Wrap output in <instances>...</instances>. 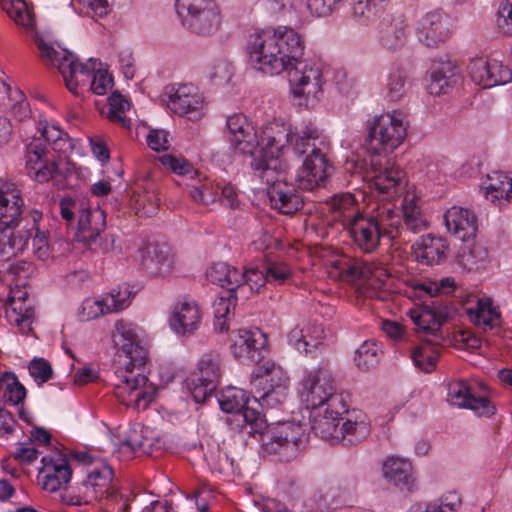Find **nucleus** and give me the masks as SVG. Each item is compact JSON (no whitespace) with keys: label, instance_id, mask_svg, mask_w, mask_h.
Listing matches in <instances>:
<instances>
[{"label":"nucleus","instance_id":"obj_1","mask_svg":"<svg viewBox=\"0 0 512 512\" xmlns=\"http://www.w3.org/2000/svg\"><path fill=\"white\" fill-rule=\"evenodd\" d=\"M295 153L306 155L295 183H276L267 189L270 205L281 214L291 215L304 206L301 191H310L324 184L333 171L327 155L329 143L318 129L307 128L294 146Z\"/></svg>","mask_w":512,"mask_h":512},{"label":"nucleus","instance_id":"obj_2","mask_svg":"<svg viewBox=\"0 0 512 512\" xmlns=\"http://www.w3.org/2000/svg\"><path fill=\"white\" fill-rule=\"evenodd\" d=\"M112 338L116 348L114 395L128 407L145 410L156 396V387L143 373L148 351L132 324L123 320L115 323Z\"/></svg>","mask_w":512,"mask_h":512},{"label":"nucleus","instance_id":"obj_3","mask_svg":"<svg viewBox=\"0 0 512 512\" xmlns=\"http://www.w3.org/2000/svg\"><path fill=\"white\" fill-rule=\"evenodd\" d=\"M222 411L235 413L242 418L247 433L260 436L262 453L275 456L278 461L290 462L297 458L306 443L303 425L295 422H282L268 426L266 419L258 410L248 407L246 392L235 387L224 389L218 399Z\"/></svg>","mask_w":512,"mask_h":512},{"label":"nucleus","instance_id":"obj_4","mask_svg":"<svg viewBox=\"0 0 512 512\" xmlns=\"http://www.w3.org/2000/svg\"><path fill=\"white\" fill-rule=\"evenodd\" d=\"M304 51L303 35L287 26L255 31L245 45L248 64L269 76L284 72L287 64L303 56Z\"/></svg>","mask_w":512,"mask_h":512},{"label":"nucleus","instance_id":"obj_5","mask_svg":"<svg viewBox=\"0 0 512 512\" xmlns=\"http://www.w3.org/2000/svg\"><path fill=\"white\" fill-rule=\"evenodd\" d=\"M40 57L49 65L57 67L62 74L67 89L78 95V87H86L97 95H105L112 88L113 78L107 71L95 70V62L90 59L93 67L80 63L74 55L65 50H56L52 45L46 43L42 38L35 39Z\"/></svg>","mask_w":512,"mask_h":512},{"label":"nucleus","instance_id":"obj_6","mask_svg":"<svg viewBox=\"0 0 512 512\" xmlns=\"http://www.w3.org/2000/svg\"><path fill=\"white\" fill-rule=\"evenodd\" d=\"M400 212L393 204H377L370 212L356 214L347 226L353 243L363 252H374L383 237L400 235Z\"/></svg>","mask_w":512,"mask_h":512},{"label":"nucleus","instance_id":"obj_7","mask_svg":"<svg viewBox=\"0 0 512 512\" xmlns=\"http://www.w3.org/2000/svg\"><path fill=\"white\" fill-rule=\"evenodd\" d=\"M38 131L40 136H33L26 144L25 169L32 179L45 183L57 175H62L56 161L48 157L47 145L55 152L65 154L72 149V144L67 133L46 121H39Z\"/></svg>","mask_w":512,"mask_h":512},{"label":"nucleus","instance_id":"obj_8","mask_svg":"<svg viewBox=\"0 0 512 512\" xmlns=\"http://www.w3.org/2000/svg\"><path fill=\"white\" fill-rule=\"evenodd\" d=\"M301 398L308 408L316 409L324 404L346 412L348 395L337 392L336 380L326 366L307 372L301 382Z\"/></svg>","mask_w":512,"mask_h":512},{"label":"nucleus","instance_id":"obj_9","mask_svg":"<svg viewBox=\"0 0 512 512\" xmlns=\"http://www.w3.org/2000/svg\"><path fill=\"white\" fill-rule=\"evenodd\" d=\"M335 267L346 281L365 280L366 296L381 301L389 298V291L385 286L390 273L382 264L344 256L336 262Z\"/></svg>","mask_w":512,"mask_h":512},{"label":"nucleus","instance_id":"obj_10","mask_svg":"<svg viewBox=\"0 0 512 512\" xmlns=\"http://www.w3.org/2000/svg\"><path fill=\"white\" fill-rule=\"evenodd\" d=\"M289 382L282 367L274 362H265L256 368L251 378L255 401L262 407L277 408L288 396Z\"/></svg>","mask_w":512,"mask_h":512},{"label":"nucleus","instance_id":"obj_11","mask_svg":"<svg viewBox=\"0 0 512 512\" xmlns=\"http://www.w3.org/2000/svg\"><path fill=\"white\" fill-rule=\"evenodd\" d=\"M407 135V123L401 112L393 111L375 117L368 125L367 151L372 156L392 152L402 144Z\"/></svg>","mask_w":512,"mask_h":512},{"label":"nucleus","instance_id":"obj_12","mask_svg":"<svg viewBox=\"0 0 512 512\" xmlns=\"http://www.w3.org/2000/svg\"><path fill=\"white\" fill-rule=\"evenodd\" d=\"M176 10L181 24L192 34L209 36L221 25V12L215 0H177Z\"/></svg>","mask_w":512,"mask_h":512},{"label":"nucleus","instance_id":"obj_13","mask_svg":"<svg viewBox=\"0 0 512 512\" xmlns=\"http://www.w3.org/2000/svg\"><path fill=\"white\" fill-rule=\"evenodd\" d=\"M287 64L289 83L294 97L305 98L306 104L318 101L323 95V64L314 59H303Z\"/></svg>","mask_w":512,"mask_h":512},{"label":"nucleus","instance_id":"obj_14","mask_svg":"<svg viewBox=\"0 0 512 512\" xmlns=\"http://www.w3.org/2000/svg\"><path fill=\"white\" fill-rule=\"evenodd\" d=\"M220 355L209 352L202 356L197 371L187 379V388L196 403H204L217 388L221 375Z\"/></svg>","mask_w":512,"mask_h":512},{"label":"nucleus","instance_id":"obj_15","mask_svg":"<svg viewBox=\"0 0 512 512\" xmlns=\"http://www.w3.org/2000/svg\"><path fill=\"white\" fill-rule=\"evenodd\" d=\"M372 186L378 193L377 197L383 204L401 196L406 187L405 172L397 166H382L379 158L370 156Z\"/></svg>","mask_w":512,"mask_h":512},{"label":"nucleus","instance_id":"obj_16","mask_svg":"<svg viewBox=\"0 0 512 512\" xmlns=\"http://www.w3.org/2000/svg\"><path fill=\"white\" fill-rule=\"evenodd\" d=\"M455 314V308L450 302L432 301L431 306L417 307L409 311L410 318L415 324L416 331L431 335L430 343H438L441 326Z\"/></svg>","mask_w":512,"mask_h":512},{"label":"nucleus","instance_id":"obj_17","mask_svg":"<svg viewBox=\"0 0 512 512\" xmlns=\"http://www.w3.org/2000/svg\"><path fill=\"white\" fill-rule=\"evenodd\" d=\"M42 219V213L31 210L30 217L21 221L22 226L0 228V260L22 254L29 246L36 224Z\"/></svg>","mask_w":512,"mask_h":512},{"label":"nucleus","instance_id":"obj_18","mask_svg":"<svg viewBox=\"0 0 512 512\" xmlns=\"http://www.w3.org/2000/svg\"><path fill=\"white\" fill-rule=\"evenodd\" d=\"M230 342L232 355L243 364H257L267 353V338L258 329L234 330Z\"/></svg>","mask_w":512,"mask_h":512},{"label":"nucleus","instance_id":"obj_19","mask_svg":"<svg viewBox=\"0 0 512 512\" xmlns=\"http://www.w3.org/2000/svg\"><path fill=\"white\" fill-rule=\"evenodd\" d=\"M309 127H312V125L305 126L299 134H295L288 124L279 122L268 123L263 127L260 136H258V146H261L259 152L269 154L272 158H278L280 153L288 145H291L292 149H294L297 140ZM315 129L317 128L315 127ZM293 151L295 152V150Z\"/></svg>","mask_w":512,"mask_h":512},{"label":"nucleus","instance_id":"obj_20","mask_svg":"<svg viewBox=\"0 0 512 512\" xmlns=\"http://www.w3.org/2000/svg\"><path fill=\"white\" fill-rule=\"evenodd\" d=\"M447 400L450 404L473 410L478 416L489 417L496 408L485 396H476L473 387L466 380H454L448 383Z\"/></svg>","mask_w":512,"mask_h":512},{"label":"nucleus","instance_id":"obj_21","mask_svg":"<svg viewBox=\"0 0 512 512\" xmlns=\"http://www.w3.org/2000/svg\"><path fill=\"white\" fill-rule=\"evenodd\" d=\"M38 479L44 490L56 492L66 486L72 476L68 460L59 453L53 456H44L41 460Z\"/></svg>","mask_w":512,"mask_h":512},{"label":"nucleus","instance_id":"obj_22","mask_svg":"<svg viewBox=\"0 0 512 512\" xmlns=\"http://www.w3.org/2000/svg\"><path fill=\"white\" fill-rule=\"evenodd\" d=\"M152 431L148 428L136 427L129 431L128 436L121 442L118 453L126 459L132 458L134 455L145 454L152 456L161 451L164 441L160 438L153 437Z\"/></svg>","mask_w":512,"mask_h":512},{"label":"nucleus","instance_id":"obj_23","mask_svg":"<svg viewBox=\"0 0 512 512\" xmlns=\"http://www.w3.org/2000/svg\"><path fill=\"white\" fill-rule=\"evenodd\" d=\"M227 129L231 145L243 154H253L259 145L254 127L243 114H233L227 118Z\"/></svg>","mask_w":512,"mask_h":512},{"label":"nucleus","instance_id":"obj_24","mask_svg":"<svg viewBox=\"0 0 512 512\" xmlns=\"http://www.w3.org/2000/svg\"><path fill=\"white\" fill-rule=\"evenodd\" d=\"M380 44L387 50L401 49L407 42L409 25L403 15L387 14L377 25Z\"/></svg>","mask_w":512,"mask_h":512},{"label":"nucleus","instance_id":"obj_25","mask_svg":"<svg viewBox=\"0 0 512 512\" xmlns=\"http://www.w3.org/2000/svg\"><path fill=\"white\" fill-rule=\"evenodd\" d=\"M24 200L14 184L0 187V228H15L21 225Z\"/></svg>","mask_w":512,"mask_h":512},{"label":"nucleus","instance_id":"obj_26","mask_svg":"<svg viewBox=\"0 0 512 512\" xmlns=\"http://www.w3.org/2000/svg\"><path fill=\"white\" fill-rule=\"evenodd\" d=\"M449 35V19L440 11L429 12L419 21L417 36L427 47H437L444 43Z\"/></svg>","mask_w":512,"mask_h":512},{"label":"nucleus","instance_id":"obj_27","mask_svg":"<svg viewBox=\"0 0 512 512\" xmlns=\"http://www.w3.org/2000/svg\"><path fill=\"white\" fill-rule=\"evenodd\" d=\"M339 431V443L346 447L356 446L363 442L371 433L370 421L365 413L359 410L347 411Z\"/></svg>","mask_w":512,"mask_h":512},{"label":"nucleus","instance_id":"obj_28","mask_svg":"<svg viewBox=\"0 0 512 512\" xmlns=\"http://www.w3.org/2000/svg\"><path fill=\"white\" fill-rule=\"evenodd\" d=\"M106 227V213L99 207L91 209L81 202L78 215L77 238L91 246Z\"/></svg>","mask_w":512,"mask_h":512},{"label":"nucleus","instance_id":"obj_29","mask_svg":"<svg viewBox=\"0 0 512 512\" xmlns=\"http://www.w3.org/2000/svg\"><path fill=\"white\" fill-rule=\"evenodd\" d=\"M5 314L9 323L17 326L21 333L28 335L32 332L34 308L27 303L26 292L12 291L6 304Z\"/></svg>","mask_w":512,"mask_h":512},{"label":"nucleus","instance_id":"obj_30","mask_svg":"<svg viewBox=\"0 0 512 512\" xmlns=\"http://www.w3.org/2000/svg\"><path fill=\"white\" fill-rule=\"evenodd\" d=\"M444 220L448 231L462 241L473 238L478 230L476 215L462 207L453 206L448 209Z\"/></svg>","mask_w":512,"mask_h":512},{"label":"nucleus","instance_id":"obj_31","mask_svg":"<svg viewBox=\"0 0 512 512\" xmlns=\"http://www.w3.org/2000/svg\"><path fill=\"white\" fill-rule=\"evenodd\" d=\"M114 472L106 462L93 465L87 472V479L83 482L93 499L102 500L109 497L116 488L113 484Z\"/></svg>","mask_w":512,"mask_h":512},{"label":"nucleus","instance_id":"obj_32","mask_svg":"<svg viewBox=\"0 0 512 512\" xmlns=\"http://www.w3.org/2000/svg\"><path fill=\"white\" fill-rule=\"evenodd\" d=\"M200 322L201 312L195 301L183 300L175 304L170 317V326L177 334H193Z\"/></svg>","mask_w":512,"mask_h":512},{"label":"nucleus","instance_id":"obj_33","mask_svg":"<svg viewBox=\"0 0 512 512\" xmlns=\"http://www.w3.org/2000/svg\"><path fill=\"white\" fill-rule=\"evenodd\" d=\"M141 266L151 276L169 274L173 267L170 249L164 245H147L141 250Z\"/></svg>","mask_w":512,"mask_h":512},{"label":"nucleus","instance_id":"obj_34","mask_svg":"<svg viewBox=\"0 0 512 512\" xmlns=\"http://www.w3.org/2000/svg\"><path fill=\"white\" fill-rule=\"evenodd\" d=\"M413 248L419 263L435 265L445 261L449 246L446 239L428 234L420 237Z\"/></svg>","mask_w":512,"mask_h":512},{"label":"nucleus","instance_id":"obj_35","mask_svg":"<svg viewBox=\"0 0 512 512\" xmlns=\"http://www.w3.org/2000/svg\"><path fill=\"white\" fill-rule=\"evenodd\" d=\"M383 474L401 491L412 492L416 486L412 464L408 460L388 457L383 465Z\"/></svg>","mask_w":512,"mask_h":512},{"label":"nucleus","instance_id":"obj_36","mask_svg":"<svg viewBox=\"0 0 512 512\" xmlns=\"http://www.w3.org/2000/svg\"><path fill=\"white\" fill-rule=\"evenodd\" d=\"M168 107L180 116L197 113L202 107L203 101L192 85L172 86L169 90Z\"/></svg>","mask_w":512,"mask_h":512},{"label":"nucleus","instance_id":"obj_37","mask_svg":"<svg viewBox=\"0 0 512 512\" xmlns=\"http://www.w3.org/2000/svg\"><path fill=\"white\" fill-rule=\"evenodd\" d=\"M345 412H340L337 408L326 407L323 414H318L313 417L312 430L315 435L328 441L330 444L335 445L339 443L340 421L344 418L342 415Z\"/></svg>","mask_w":512,"mask_h":512},{"label":"nucleus","instance_id":"obj_38","mask_svg":"<svg viewBox=\"0 0 512 512\" xmlns=\"http://www.w3.org/2000/svg\"><path fill=\"white\" fill-rule=\"evenodd\" d=\"M485 197L499 208L510 204L512 202V178L500 171L488 174Z\"/></svg>","mask_w":512,"mask_h":512},{"label":"nucleus","instance_id":"obj_39","mask_svg":"<svg viewBox=\"0 0 512 512\" xmlns=\"http://www.w3.org/2000/svg\"><path fill=\"white\" fill-rule=\"evenodd\" d=\"M206 277L211 283L225 288L231 296L232 293H237L239 283L243 279L237 268L225 262L211 265L206 271Z\"/></svg>","mask_w":512,"mask_h":512},{"label":"nucleus","instance_id":"obj_40","mask_svg":"<svg viewBox=\"0 0 512 512\" xmlns=\"http://www.w3.org/2000/svg\"><path fill=\"white\" fill-rule=\"evenodd\" d=\"M470 320L484 331L500 326V312L493 307L489 298L477 299L475 307L467 308Z\"/></svg>","mask_w":512,"mask_h":512},{"label":"nucleus","instance_id":"obj_41","mask_svg":"<svg viewBox=\"0 0 512 512\" xmlns=\"http://www.w3.org/2000/svg\"><path fill=\"white\" fill-rule=\"evenodd\" d=\"M278 158H272L269 154L259 152L255 155L251 162L254 175L259 178L268 187L274 186L276 183H284L285 180L279 178L277 172Z\"/></svg>","mask_w":512,"mask_h":512},{"label":"nucleus","instance_id":"obj_42","mask_svg":"<svg viewBox=\"0 0 512 512\" xmlns=\"http://www.w3.org/2000/svg\"><path fill=\"white\" fill-rule=\"evenodd\" d=\"M455 69L456 67L449 62L434 66L431 70L430 80L427 85L428 92L432 95L447 93L448 89L455 83Z\"/></svg>","mask_w":512,"mask_h":512},{"label":"nucleus","instance_id":"obj_43","mask_svg":"<svg viewBox=\"0 0 512 512\" xmlns=\"http://www.w3.org/2000/svg\"><path fill=\"white\" fill-rule=\"evenodd\" d=\"M388 0H352V18L360 25H369L382 12Z\"/></svg>","mask_w":512,"mask_h":512},{"label":"nucleus","instance_id":"obj_44","mask_svg":"<svg viewBox=\"0 0 512 512\" xmlns=\"http://www.w3.org/2000/svg\"><path fill=\"white\" fill-rule=\"evenodd\" d=\"M329 210L335 213V218L342 219L345 227L356 214H363L356 205V200L351 193L334 195L328 202Z\"/></svg>","mask_w":512,"mask_h":512},{"label":"nucleus","instance_id":"obj_45","mask_svg":"<svg viewBox=\"0 0 512 512\" xmlns=\"http://www.w3.org/2000/svg\"><path fill=\"white\" fill-rule=\"evenodd\" d=\"M0 7L16 24L26 29L34 27V15L24 0H0Z\"/></svg>","mask_w":512,"mask_h":512},{"label":"nucleus","instance_id":"obj_46","mask_svg":"<svg viewBox=\"0 0 512 512\" xmlns=\"http://www.w3.org/2000/svg\"><path fill=\"white\" fill-rule=\"evenodd\" d=\"M400 218V231L405 228L413 233H419L427 228V221L424 219L420 208L412 200L404 199Z\"/></svg>","mask_w":512,"mask_h":512},{"label":"nucleus","instance_id":"obj_47","mask_svg":"<svg viewBox=\"0 0 512 512\" xmlns=\"http://www.w3.org/2000/svg\"><path fill=\"white\" fill-rule=\"evenodd\" d=\"M191 198L199 204L209 205L214 203L218 196L220 187L208 179L198 180L196 184L188 185Z\"/></svg>","mask_w":512,"mask_h":512},{"label":"nucleus","instance_id":"obj_48","mask_svg":"<svg viewBox=\"0 0 512 512\" xmlns=\"http://www.w3.org/2000/svg\"><path fill=\"white\" fill-rule=\"evenodd\" d=\"M159 197L155 192H134L131 197V202L135 214L140 217H151L155 215L159 208Z\"/></svg>","mask_w":512,"mask_h":512},{"label":"nucleus","instance_id":"obj_49","mask_svg":"<svg viewBox=\"0 0 512 512\" xmlns=\"http://www.w3.org/2000/svg\"><path fill=\"white\" fill-rule=\"evenodd\" d=\"M410 355L414 365L424 372L434 370L439 358L438 352L430 344L415 346Z\"/></svg>","mask_w":512,"mask_h":512},{"label":"nucleus","instance_id":"obj_50","mask_svg":"<svg viewBox=\"0 0 512 512\" xmlns=\"http://www.w3.org/2000/svg\"><path fill=\"white\" fill-rule=\"evenodd\" d=\"M380 349L376 342L365 341L356 350L354 361L357 367L361 370L367 371L375 367L379 362Z\"/></svg>","mask_w":512,"mask_h":512},{"label":"nucleus","instance_id":"obj_51","mask_svg":"<svg viewBox=\"0 0 512 512\" xmlns=\"http://www.w3.org/2000/svg\"><path fill=\"white\" fill-rule=\"evenodd\" d=\"M0 389L4 390V398L13 405H18L26 397L25 387L13 373H5L0 379Z\"/></svg>","mask_w":512,"mask_h":512},{"label":"nucleus","instance_id":"obj_52","mask_svg":"<svg viewBox=\"0 0 512 512\" xmlns=\"http://www.w3.org/2000/svg\"><path fill=\"white\" fill-rule=\"evenodd\" d=\"M129 108V101L120 93L113 92L109 97L108 119L111 122L120 124L124 128H129L130 120L126 117L125 114Z\"/></svg>","mask_w":512,"mask_h":512},{"label":"nucleus","instance_id":"obj_53","mask_svg":"<svg viewBox=\"0 0 512 512\" xmlns=\"http://www.w3.org/2000/svg\"><path fill=\"white\" fill-rule=\"evenodd\" d=\"M131 295L132 293L128 285L112 289L111 292L104 297V303H106V307H108L107 310L113 313L125 309L130 304Z\"/></svg>","mask_w":512,"mask_h":512},{"label":"nucleus","instance_id":"obj_54","mask_svg":"<svg viewBox=\"0 0 512 512\" xmlns=\"http://www.w3.org/2000/svg\"><path fill=\"white\" fill-rule=\"evenodd\" d=\"M488 69V88L496 85L506 84L512 79V72L510 68L503 65L501 61L496 59H489Z\"/></svg>","mask_w":512,"mask_h":512},{"label":"nucleus","instance_id":"obj_55","mask_svg":"<svg viewBox=\"0 0 512 512\" xmlns=\"http://www.w3.org/2000/svg\"><path fill=\"white\" fill-rule=\"evenodd\" d=\"M306 329L303 338V353L306 355L312 354L314 350H317L322 345V340L324 338V329L321 325L318 324H304Z\"/></svg>","mask_w":512,"mask_h":512},{"label":"nucleus","instance_id":"obj_56","mask_svg":"<svg viewBox=\"0 0 512 512\" xmlns=\"http://www.w3.org/2000/svg\"><path fill=\"white\" fill-rule=\"evenodd\" d=\"M489 58L479 57L470 61L468 64V72L473 82L488 88V69Z\"/></svg>","mask_w":512,"mask_h":512},{"label":"nucleus","instance_id":"obj_57","mask_svg":"<svg viewBox=\"0 0 512 512\" xmlns=\"http://www.w3.org/2000/svg\"><path fill=\"white\" fill-rule=\"evenodd\" d=\"M29 373L34 381L40 386L53 377V368L44 358H34L28 365Z\"/></svg>","mask_w":512,"mask_h":512},{"label":"nucleus","instance_id":"obj_58","mask_svg":"<svg viewBox=\"0 0 512 512\" xmlns=\"http://www.w3.org/2000/svg\"><path fill=\"white\" fill-rule=\"evenodd\" d=\"M243 279L239 283L238 290L244 292L245 288L248 287L251 291L258 292L261 287L267 281L266 274L264 271H260L257 268H250L241 272Z\"/></svg>","mask_w":512,"mask_h":512},{"label":"nucleus","instance_id":"obj_59","mask_svg":"<svg viewBox=\"0 0 512 512\" xmlns=\"http://www.w3.org/2000/svg\"><path fill=\"white\" fill-rule=\"evenodd\" d=\"M107 308L106 303H104V298L101 300L87 298L83 301L81 306V319L83 321H89L101 315L108 314L110 311H108Z\"/></svg>","mask_w":512,"mask_h":512},{"label":"nucleus","instance_id":"obj_60","mask_svg":"<svg viewBox=\"0 0 512 512\" xmlns=\"http://www.w3.org/2000/svg\"><path fill=\"white\" fill-rule=\"evenodd\" d=\"M32 248L34 255L40 260H46L50 256V247L48 241V234L39 227V223L36 224V229L33 232L31 238Z\"/></svg>","mask_w":512,"mask_h":512},{"label":"nucleus","instance_id":"obj_61","mask_svg":"<svg viewBox=\"0 0 512 512\" xmlns=\"http://www.w3.org/2000/svg\"><path fill=\"white\" fill-rule=\"evenodd\" d=\"M406 76L401 71H395L389 75L387 83V96L392 101L400 100L406 92Z\"/></svg>","mask_w":512,"mask_h":512},{"label":"nucleus","instance_id":"obj_62","mask_svg":"<svg viewBox=\"0 0 512 512\" xmlns=\"http://www.w3.org/2000/svg\"><path fill=\"white\" fill-rule=\"evenodd\" d=\"M265 274L269 283L281 285L291 278V270L285 263H271L265 268Z\"/></svg>","mask_w":512,"mask_h":512},{"label":"nucleus","instance_id":"obj_63","mask_svg":"<svg viewBox=\"0 0 512 512\" xmlns=\"http://www.w3.org/2000/svg\"><path fill=\"white\" fill-rule=\"evenodd\" d=\"M163 165L169 167L173 172L179 175H194L198 174L197 171H194L192 165L185 160L184 158H177L172 155H164L161 158ZM193 178V176H191Z\"/></svg>","mask_w":512,"mask_h":512},{"label":"nucleus","instance_id":"obj_64","mask_svg":"<svg viewBox=\"0 0 512 512\" xmlns=\"http://www.w3.org/2000/svg\"><path fill=\"white\" fill-rule=\"evenodd\" d=\"M497 22L504 33L512 34V0H505L500 4Z\"/></svg>","mask_w":512,"mask_h":512}]
</instances>
